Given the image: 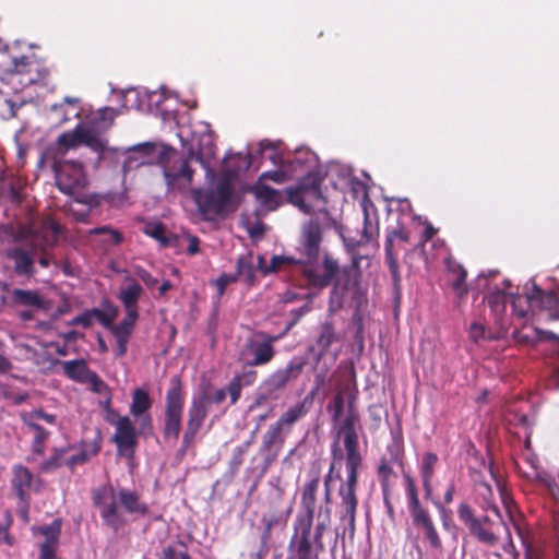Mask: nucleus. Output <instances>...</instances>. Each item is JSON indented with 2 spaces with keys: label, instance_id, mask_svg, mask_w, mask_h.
<instances>
[{
  "label": "nucleus",
  "instance_id": "1",
  "mask_svg": "<svg viewBox=\"0 0 559 559\" xmlns=\"http://www.w3.org/2000/svg\"><path fill=\"white\" fill-rule=\"evenodd\" d=\"M322 231L318 224H309L302 233V246L307 257L300 263V272L307 281L308 287L323 289L332 284L338 272V261L325 253L322 265H318Z\"/></svg>",
  "mask_w": 559,
  "mask_h": 559
},
{
  "label": "nucleus",
  "instance_id": "26",
  "mask_svg": "<svg viewBox=\"0 0 559 559\" xmlns=\"http://www.w3.org/2000/svg\"><path fill=\"white\" fill-rule=\"evenodd\" d=\"M258 379V372L250 368L243 369L242 372L235 374L227 384L230 404H236L240 396L242 388L252 385Z\"/></svg>",
  "mask_w": 559,
  "mask_h": 559
},
{
  "label": "nucleus",
  "instance_id": "64",
  "mask_svg": "<svg viewBox=\"0 0 559 559\" xmlns=\"http://www.w3.org/2000/svg\"><path fill=\"white\" fill-rule=\"evenodd\" d=\"M162 559H190V556L185 550L169 546L164 548Z\"/></svg>",
  "mask_w": 559,
  "mask_h": 559
},
{
  "label": "nucleus",
  "instance_id": "47",
  "mask_svg": "<svg viewBox=\"0 0 559 559\" xmlns=\"http://www.w3.org/2000/svg\"><path fill=\"white\" fill-rule=\"evenodd\" d=\"M82 144L92 148L97 153H103L106 150V143L94 130L85 128L83 130Z\"/></svg>",
  "mask_w": 559,
  "mask_h": 559
},
{
  "label": "nucleus",
  "instance_id": "62",
  "mask_svg": "<svg viewBox=\"0 0 559 559\" xmlns=\"http://www.w3.org/2000/svg\"><path fill=\"white\" fill-rule=\"evenodd\" d=\"M117 116V111L114 108L105 107L98 110L97 120L104 123V128H109L112 126L114 120Z\"/></svg>",
  "mask_w": 559,
  "mask_h": 559
},
{
  "label": "nucleus",
  "instance_id": "43",
  "mask_svg": "<svg viewBox=\"0 0 559 559\" xmlns=\"http://www.w3.org/2000/svg\"><path fill=\"white\" fill-rule=\"evenodd\" d=\"M33 432V452L35 454H43L45 452V442L47 441L50 432L47 431L41 425L25 424Z\"/></svg>",
  "mask_w": 559,
  "mask_h": 559
},
{
  "label": "nucleus",
  "instance_id": "38",
  "mask_svg": "<svg viewBox=\"0 0 559 559\" xmlns=\"http://www.w3.org/2000/svg\"><path fill=\"white\" fill-rule=\"evenodd\" d=\"M32 474L29 471L22 466L14 467V475L12 478V487L23 503H26L25 489L29 487Z\"/></svg>",
  "mask_w": 559,
  "mask_h": 559
},
{
  "label": "nucleus",
  "instance_id": "59",
  "mask_svg": "<svg viewBox=\"0 0 559 559\" xmlns=\"http://www.w3.org/2000/svg\"><path fill=\"white\" fill-rule=\"evenodd\" d=\"M343 307L342 298L338 297L336 287H334L330 294L329 307L326 311L325 320H333L334 314Z\"/></svg>",
  "mask_w": 559,
  "mask_h": 559
},
{
  "label": "nucleus",
  "instance_id": "8",
  "mask_svg": "<svg viewBox=\"0 0 559 559\" xmlns=\"http://www.w3.org/2000/svg\"><path fill=\"white\" fill-rule=\"evenodd\" d=\"M312 520L313 518L309 519V527L305 531L304 535L299 531V520L295 521L294 534L288 549L289 551L298 552L299 559H318L319 554L324 549L322 535L326 525L324 522H319L316 525L314 532L311 533Z\"/></svg>",
  "mask_w": 559,
  "mask_h": 559
},
{
  "label": "nucleus",
  "instance_id": "46",
  "mask_svg": "<svg viewBox=\"0 0 559 559\" xmlns=\"http://www.w3.org/2000/svg\"><path fill=\"white\" fill-rule=\"evenodd\" d=\"M144 233L159 241L163 247H168L171 243V238L166 235V228L162 223L146 224Z\"/></svg>",
  "mask_w": 559,
  "mask_h": 559
},
{
  "label": "nucleus",
  "instance_id": "32",
  "mask_svg": "<svg viewBox=\"0 0 559 559\" xmlns=\"http://www.w3.org/2000/svg\"><path fill=\"white\" fill-rule=\"evenodd\" d=\"M64 374L79 383H85V379L92 371L84 359L61 361Z\"/></svg>",
  "mask_w": 559,
  "mask_h": 559
},
{
  "label": "nucleus",
  "instance_id": "49",
  "mask_svg": "<svg viewBox=\"0 0 559 559\" xmlns=\"http://www.w3.org/2000/svg\"><path fill=\"white\" fill-rule=\"evenodd\" d=\"M24 424H36L40 425L39 421L44 420L47 424L53 426L57 423L56 415L45 413L43 409H34L23 415Z\"/></svg>",
  "mask_w": 559,
  "mask_h": 559
},
{
  "label": "nucleus",
  "instance_id": "60",
  "mask_svg": "<svg viewBox=\"0 0 559 559\" xmlns=\"http://www.w3.org/2000/svg\"><path fill=\"white\" fill-rule=\"evenodd\" d=\"M94 308L90 310H85L81 314L74 317L71 321H69V325H82L83 328L87 329L92 326L93 320L95 319V316L93 314Z\"/></svg>",
  "mask_w": 559,
  "mask_h": 559
},
{
  "label": "nucleus",
  "instance_id": "16",
  "mask_svg": "<svg viewBox=\"0 0 559 559\" xmlns=\"http://www.w3.org/2000/svg\"><path fill=\"white\" fill-rule=\"evenodd\" d=\"M361 465V456H347L346 471L347 480L346 486L340 489L342 497V504L344 506L346 513L349 515L350 522H354L355 511L357 507V499L355 495V487L357 484V469Z\"/></svg>",
  "mask_w": 559,
  "mask_h": 559
},
{
  "label": "nucleus",
  "instance_id": "50",
  "mask_svg": "<svg viewBox=\"0 0 559 559\" xmlns=\"http://www.w3.org/2000/svg\"><path fill=\"white\" fill-rule=\"evenodd\" d=\"M468 335L469 338L476 344L496 340V336L490 331H488L485 325L476 322L471 324Z\"/></svg>",
  "mask_w": 559,
  "mask_h": 559
},
{
  "label": "nucleus",
  "instance_id": "14",
  "mask_svg": "<svg viewBox=\"0 0 559 559\" xmlns=\"http://www.w3.org/2000/svg\"><path fill=\"white\" fill-rule=\"evenodd\" d=\"M306 365V358L297 356L289 360L285 368L277 369L271 373L263 383L267 393L271 394L283 390L289 382L297 380L302 373Z\"/></svg>",
  "mask_w": 559,
  "mask_h": 559
},
{
  "label": "nucleus",
  "instance_id": "7",
  "mask_svg": "<svg viewBox=\"0 0 559 559\" xmlns=\"http://www.w3.org/2000/svg\"><path fill=\"white\" fill-rule=\"evenodd\" d=\"M282 337L263 331H257L254 337L248 338L240 350L239 359L245 361V367H259L271 362L276 354L274 344Z\"/></svg>",
  "mask_w": 559,
  "mask_h": 559
},
{
  "label": "nucleus",
  "instance_id": "61",
  "mask_svg": "<svg viewBox=\"0 0 559 559\" xmlns=\"http://www.w3.org/2000/svg\"><path fill=\"white\" fill-rule=\"evenodd\" d=\"M538 479L548 488L554 498H559V481L547 473L538 474Z\"/></svg>",
  "mask_w": 559,
  "mask_h": 559
},
{
  "label": "nucleus",
  "instance_id": "19",
  "mask_svg": "<svg viewBox=\"0 0 559 559\" xmlns=\"http://www.w3.org/2000/svg\"><path fill=\"white\" fill-rule=\"evenodd\" d=\"M108 423L115 426L116 431L112 437L119 451H133L138 442V435L134 424L128 416L109 418Z\"/></svg>",
  "mask_w": 559,
  "mask_h": 559
},
{
  "label": "nucleus",
  "instance_id": "6",
  "mask_svg": "<svg viewBox=\"0 0 559 559\" xmlns=\"http://www.w3.org/2000/svg\"><path fill=\"white\" fill-rule=\"evenodd\" d=\"M186 392L179 376L170 379V386L165 396L164 438L177 440L181 430V419Z\"/></svg>",
  "mask_w": 559,
  "mask_h": 559
},
{
  "label": "nucleus",
  "instance_id": "27",
  "mask_svg": "<svg viewBox=\"0 0 559 559\" xmlns=\"http://www.w3.org/2000/svg\"><path fill=\"white\" fill-rule=\"evenodd\" d=\"M338 341L333 320H325L318 328L316 347L318 348L317 360H320L330 349L334 342Z\"/></svg>",
  "mask_w": 559,
  "mask_h": 559
},
{
  "label": "nucleus",
  "instance_id": "51",
  "mask_svg": "<svg viewBox=\"0 0 559 559\" xmlns=\"http://www.w3.org/2000/svg\"><path fill=\"white\" fill-rule=\"evenodd\" d=\"M469 532L478 538L481 543L488 545H495L497 543L496 535L489 530L485 528L480 519L474 523L469 528Z\"/></svg>",
  "mask_w": 559,
  "mask_h": 559
},
{
  "label": "nucleus",
  "instance_id": "57",
  "mask_svg": "<svg viewBox=\"0 0 559 559\" xmlns=\"http://www.w3.org/2000/svg\"><path fill=\"white\" fill-rule=\"evenodd\" d=\"M337 436L343 439L346 454H357L358 436L357 431H341Z\"/></svg>",
  "mask_w": 559,
  "mask_h": 559
},
{
  "label": "nucleus",
  "instance_id": "56",
  "mask_svg": "<svg viewBox=\"0 0 559 559\" xmlns=\"http://www.w3.org/2000/svg\"><path fill=\"white\" fill-rule=\"evenodd\" d=\"M79 104H80V98L66 96L61 103L51 105L50 110L53 112H59V114L63 115V117L61 118V122H66L69 120V118L67 117V115L64 112V105L74 107L76 109L75 116H79Z\"/></svg>",
  "mask_w": 559,
  "mask_h": 559
},
{
  "label": "nucleus",
  "instance_id": "21",
  "mask_svg": "<svg viewBox=\"0 0 559 559\" xmlns=\"http://www.w3.org/2000/svg\"><path fill=\"white\" fill-rule=\"evenodd\" d=\"M530 308L546 310L550 318L559 319V296L552 292H544L533 282L531 294H526Z\"/></svg>",
  "mask_w": 559,
  "mask_h": 559
},
{
  "label": "nucleus",
  "instance_id": "23",
  "mask_svg": "<svg viewBox=\"0 0 559 559\" xmlns=\"http://www.w3.org/2000/svg\"><path fill=\"white\" fill-rule=\"evenodd\" d=\"M314 397V391H310L302 401L298 402L297 404L290 406L286 412H284L281 417L277 419V424L286 428L287 431L290 429V427L297 423L299 419L305 417L312 405Z\"/></svg>",
  "mask_w": 559,
  "mask_h": 559
},
{
  "label": "nucleus",
  "instance_id": "31",
  "mask_svg": "<svg viewBox=\"0 0 559 559\" xmlns=\"http://www.w3.org/2000/svg\"><path fill=\"white\" fill-rule=\"evenodd\" d=\"M119 495L120 504L123 508V513H136V514H145L147 508L145 503L140 500L139 495L135 491L119 488L117 489Z\"/></svg>",
  "mask_w": 559,
  "mask_h": 559
},
{
  "label": "nucleus",
  "instance_id": "58",
  "mask_svg": "<svg viewBox=\"0 0 559 559\" xmlns=\"http://www.w3.org/2000/svg\"><path fill=\"white\" fill-rule=\"evenodd\" d=\"M90 234L91 235L106 234L109 236V240L112 245H119L123 239L122 234L119 230L111 228L110 226H102V227L93 228L90 230Z\"/></svg>",
  "mask_w": 559,
  "mask_h": 559
},
{
  "label": "nucleus",
  "instance_id": "12",
  "mask_svg": "<svg viewBox=\"0 0 559 559\" xmlns=\"http://www.w3.org/2000/svg\"><path fill=\"white\" fill-rule=\"evenodd\" d=\"M322 179L316 174H308L305 176L297 187L287 190L288 201L308 213L310 211L307 206V200H318L322 198L321 193Z\"/></svg>",
  "mask_w": 559,
  "mask_h": 559
},
{
  "label": "nucleus",
  "instance_id": "33",
  "mask_svg": "<svg viewBox=\"0 0 559 559\" xmlns=\"http://www.w3.org/2000/svg\"><path fill=\"white\" fill-rule=\"evenodd\" d=\"M359 413L355 407V397L352 396L347 403V411L344 417H340V421H333L337 432L357 431L359 428Z\"/></svg>",
  "mask_w": 559,
  "mask_h": 559
},
{
  "label": "nucleus",
  "instance_id": "40",
  "mask_svg": "<svg viewBox=\"0 0 559 559\" xmlns=\"http://www.w3.org/2000/svg\"><path fill=\"white\" fill-rule=\"evenodd\" d=\"M103 305L106 311L94 308L93 314L102 325L111 331L115 325L114 321L117 318L119 311L118 308L108 300H106Z\"/></svg>",
  "mask_w": 559,
  "mask_h": 559
},
{
  "label": "nucleus",
  "instance_id": "13",
  "mask_svg": "<svg viewBox=\"0 0 559 559\" xmlns=\"http://www.w3.org/2000/svg\"><path fill=\"white\" fill-rule=\"evenodd\" d=\"M479 467L480 469L477 472L479 478L476 479V492L478 497H480L484 501V508L492 509L497 519H500L498 513L497 506L495 503L493 490L490 484L485 479L484 472H486L489 477L493 480L497 488L500 490V481L498 479V474L495 468V463L492 456H488V460H485L484 456H478Z\"/></svg>",
  "mask_w": 559,
  "mask_h": 559
},
{
  "label": "nucleus",
  "instance_id": "2",
  "mask_svg": "<svg viewBox=\"0 0 559 559\" xmlns=\"http://www.w3.org/2000/svg\"><path fill=\"white\" fill-rule=\"evenodd\" d=\"M0 76L13 93L33 84H47L50 70L35 55L10 57L0 39Z\"/></svg>",
  "mask_w": 559,
  "mask_h": 559
},
{
  "label": "nucleus",
  "instance_id": "54",
  "mask_svg": "<svg viewBox=\"0 0 559 559\" xmlns=\"http://www.w3.org/2000/svg\"><path fill=\"white\" fill-rule=\"evenodd\" d=\"M136 435L150 437L153 435V419L150 413L134 416Z\"/></svg>",
  "mask_w": 559,
  "mask_h": 559
},
{
  "label": "nucleus",
  "instance_id": "5",
  "mask_svg": "<svg viewBox=\"0 0 559 559\" xmlns=\"http://www.w3.org/2000/svg\"><path fill=\"white\" fill-rule=\"evenodd\" d=\"M234 193L231 181L222 178L214 189H193L192 199L205 219L221 215L229 204Z\"/></svg>",
  "mask_w": 559,
  "mask_h": 559
},
{
  "label": "nucleus",
  "instance_id": "3",
  "mask_svg": "<svg viewBox=\"0 0 559 559\" xmlns=\"http://www.w3.org/2000/svg\"><path fill=\"white\" fill-rule=\"evenodd\" d=\"M157 163L162 167L163 177L169 192L185 191L193 182L194 170L189 159L176 150L159 153Z\"/></svg>",
  "mask_w": 559,
  "mask_h": 559
},
{
  "label": "nucleus",
  "instance_id": "24",
  "mask_svg": "<svg viewBox=\"0 0 559 559\" xmlns=\"http://www.w3.org/2000/svg\"><path fill=\"white\" fill-rule=\"evenodd\" d=\"M155 151V145L151 143H143L133 146L129 150L130 154L127 156L122 164V173L127 175L133 169L144 165H151L152 162L148 156Z\"/></svg>",
  "mask_w": 559,
  "mask_h": 559
},
{
  "label": "nucleus",
  "instance_id": "37",
  "mask_svg": "<svg viewBox=\"0 0 559 559\" xmlns=\"http://www.w3.org/2000/svg\"><path fill=\"white\" fill-rule=\"evenodd\" d=\"M257 200L269 210H275L281 204V194L277 190L260 185L253 189Z\"/></svg>",
  "mask_w": 559,
  "mask_h": 559
},
{
  "label": "nucleus",
  "instance_id": "44",
  "mask_svg": "<svg viewBox=\"0 0 559 559\" xmlns=\"http://www.w3.org/2000/svg\"><path fill=\"white\" fill-rule=\"evenodd\" d=\"M300 263L301 260H297L293 257L273 255L267 265L266 272L276 273L278 271L288 270L294 266H297L300 270Z\"/></svg>",
  "mask_w": 559,
  "mask_h": 559
},
{
  "label": "nucleus",
  "instance_id": "35",
  "mask_svg": "<svg viewBox=\"0 0 559 559\" xmlns=\"http://www.w3.org/2000/svg\"><path fill=\"white\" fill-rule=\"evenodd\" d=\"M284 428L277 423L271 425L265 431L262 441V449L266 452H277L284 442Z\"/></svg>",
  "mask_w": 559,
  "mask_h": 559
},
{
  "label": "nucleus",
  "instance_id": "41",
  "mask_svg": "<svg viewBox=\"0 0 559 559\" xmlns=\"http://www.w3.org/2000/svg\"><path fill=\"white\" fill-rule=\"evenodd\" d=\"M83 130L84 127L82 124H78L72 131L61 133L57 141L58 144L66 148L78 147L83 141Z\"/></svg>",
  "mask_w": 559,
  "mask_h": 559
},
{
  "label": "nucleus",
  "instance_id": "11",
  "mask_svg": "<svg viewBox=\"0 0 559 559\" xmlns=\"http://www.w3.org/2000/svg\"><path fill=\"white\" fill-rule=\"evenodd\" d=\"M56 186L68 195H74L84 186L83 165L79 162L55 163Z\"/></svg>",
  "mask_w": 559,
  "mask_h": 559
},
{
  "label": "nucleus",
  "instance_id": "17",
  "mask_svg": "<svg viewBox=\"0 0 559 559\" xmlns=\"http://www.w3.org/2000/svg\"><path fill=\"white\" fill-rule=\"evenodd\" d=\"M72 197L73 198L64 204V210L76 222L86 223L92 211L100 205V197L82 191H79Z\"/></svg>",
  "mask_w": 559,
  "mask_h": 559
},
{
  "label": "nucleus",
  "instance_id": "22",
  "mask_svg": "<svg viewBox=\"0 0 559 559\" xmlns=\"http://www.w3.org/2000/svg\"><path fill=\"white\" fill-rule=\"evenodd\" d=\"M319 486V479H312L305 485L302 490L301 504L305 509L302 513H299L296 520H299V531L304 535L305 531L309 527V519L313 518L314 504H316V491Z\"/></svg>",
  "mask_w": 559,
  "mask_h": 559
},
{
  "label": "nucleus",
  "instance_id": "53",
  "mask_svg": "<svg viewBox=\"0 0 559 559\" xmlns=\"http://www.w3.org/2000/svg\"><path fill=\"white\" fill-rule=\"evenodd\" d=\"M38 532L46 537L44 543L57 544L61 533V521L55 520L49 525L40 526Z\"/></svg>",
  "mask_w": 559,
  "mask_h": 559
},
{
  "label": "nucleus",
  "instance_id": "15",
  "mask_svg": "<svg viewBox=\"0 0 559 559\" xmlns=\"http://www.w3.org/2000/svg\"><path fill=\"white\" fill-rule=\"evenodd\" d=\"M207 415L206 403L203 400L193 401L188 411V420L182 436L181 452L189 451L194 444L195 437L203 426Z\"/></svg>",
  "mask_w": 559,
  "mask_h": 559
},
{
  "label": "nucleus",
  "instance_id": "48",
  "mask_svg": "<svg viewBox=\"0 0 559 559\" xmlns=\"http://www.w3.org/2000/svg\"><path fill=\"white\" fill-rule=\"evenodd\" d=\"M345 406V392L343 389L338 390L334 397L330 401L326 406V411L332 415L333 421H340V417L343 415Z\"/></svg>",
  "mask_w": 559,
  "mask_h": 559
},
{
  "label": "nucleus",
  "instance_id": "45",
  "mask_svg": "<svg viewBox=\"0 0 559 559\" xmlns=\"http://www.w3.org/2000/svg\"><path fill=\"white\" fill-rule=\"evenodd\" d=\"M261 153L264 157H267L273 162L274 165L284 166L286 164V159L283 157L278 150V145L269 141L263 140L260 143Z\"/></svg>",
  "mask_w": 559,
  "mask_h": 559
},
{
  "label": "nucleus",
  "instance_id": "39",
  "mask_svg": "<svg viewBox=\"0 0 559 559\" xmlns=\"http://www.w3.org/2000/svg\"><path fill=\"white\" fill-rule=\"evenodd\" d=\"M152 407V399L144 389L136 388L132 393L130 413L132 416H139L148 413Z\"/></svg>",
  "mask_w": 559,
  "mask_h": 559
},
{
  "label": "nucleus",
  "instance_id": "4",
  "mask_svg": "<svg viewBox=\"0 0 559 559\" xmlns=\"http://www.w3.org/2000/svg\"><path fill=\"white\" fill-rule=\"evenodd\" d=\"M123 285L118 294V299L124 309V318L119 324H115L111 333L116 338L130 340L136 321L139 320V300L143 293L142 286L132 277L124 278Z\"/></svg>",
  "mask_w": 559,
  "mask_h": 559
},
{
  "label": "nucleus",
  "instance_id": "29",
  "mask_svg": "<svg viewBox=\"0 0 559 559\" xmlns=\"http://www.w3.org/2000/svg\"><path fill=\"white\" fill-rule=\"evenodd\" d=\"M359 277V257L353 254L352 264L344 266L341 269L338 266V272L335 277L332 280L335 281V286H342L344 289H349L357 285Z\"/></svg>",
  "mask_w": 559,
  "mask_h": 559
},
{
  "label": "nucleus",
  "instance_id": "10",
  "mask_svg": "<svg viewBox=\"0 0 559 559\" xmlns=\"http://www.w3.org/2000/svg\"><path fill=\"white\" fill-rule=\"evenodd\" d=\"M93 500L94 504L99 509L100 516L106 525L114 531H118L124 525L123 508L120 504L116 488L104 486L94 490Z\"/></svg>",
  "mask_w": 559,
  "mask_h": 559
},
{
  "label": "nucleus",
  "instance_id": "20",
  "mask_svg": "<svg viewBox=\"0 0 559 559\" xmlns=\"http://www.w3.org/2000/svg\"><path fill=\"white\" fill-rule=\"evenodd\" d=\"M199 130L192 131V141H197V158L205 166L209 159L214 158L216 145L214 143V131L207 122H199Z\"/></svg>",
  "mask_w": 559,
  "mask_h": 559
},
{
  "label": "nucleus",
  "instance_id": "42",
  "mask_svg": "<svg viewBox=\"0 0 559 559\" xmlns=\"http://www.w3.org/2000/svg\"><path fill=\"white\" fill-rule=\"evenodd\" d=\"M307 299H308L307 304H305L304 306H301L299 308L292 309L289 311L290 320L287 322V324H286L285 329L283 330V332L280 333L282 335V337H284L301 320L302 317H305L306 314L311 312V310H312V305H311L312 295L308 294L307 295Z\"/></svg>",
  "mask_w": 559,
  "mask_h": 559
},
{
  "label": "nucleus",
  "instance_id": "28",
  "mask_svg": "<svg viewBox=\"0 0 559 559\" xmlns=\"http://www.w3.org/2000/svg\"><path fill=\"white\" fill-rule=\"evenodd\" d=\"M406 480H407V491H408V500H409L408 507H409L411 514L413 516L414 523L417 526L423 527V526L431 523L432 521H431L429 514L427 513V511L425 509H423L420 506V502H419V499L417 496V491H416V487H415L413 479L407 475Z\"/></svg>",
  "mask_w": 559,
  "mask_h": 559
},
{
  "label": "nucleus",
  "instance_id": "25",
  "mask_svg": "<svg viewBox=\"0 0 559 559\" xmlns=\"http://www.w3.org/2000/svg\"><path fill=\"white\" fill-rule=\"evenodd\" d=\"M7 257L14 262V272L17 275L32 276L35 273L33 251L15 247L7 251Z\"/></svg>",
  "mask_w": 559,
  "mask_h": 559
},
{
  "label": "nucleus",
  "instance_id": "30",
  "mask_svg": "<svg viewBox=\"0 0 559 559\" xmlns=\"http://www.w3.org/2000/svg\"><path fill=\"white\" fill-rule=\"evenodd\" d=\"M447 269H448V272L450 273V275L452 276L450 285H451L453 293L459 298L464 297L468 292L466 283H465L466 277H467L466 270L464 269V266L462 264H460L453 260H448Z\"/></svg>",
  "mask_w": 559,
  "mask_h": 559
},
{
  "label": "nucleus",
  "instance_id": "18",
  "mask_svg": "<svg viewBox=\"0 0 559 559\" xmlns=\"http://www.w3.org/2000/svg\"><path fill=\"white\" fill-rule=\"evenodd\" d=\"M485 299L496 318L501 317L509 305L511 307L512 314L519 319H524V308L521 306L520 296L507 294L502 290H495L488 293Z\"/></svg>",
  "mask_w": 559,
  "mask_h": 559
},
{
  "label": "nucleus",
  "instance_id": "9",
  "mask_svg": "<svg viewBox=\"0 0 559 559\" xmlns=\"http://www.w3.org/2000/svg\"><path fill=\"white\" fill-rule=\"evenodd\" d=\"M409 231L405 228L404 225L399 224L395 227L386 228L384 243L385 263L389 267L393 285L396 292H400L402 281L397 255L401 251L406 249L405 247L409 242Z\"/></svg>",
  "mask_w": 559,
  "mask_h": 559
},
{
  "label": "nucleus",
  "instance_id": "63",
  "mask_svg": "<svg viewBox=\"0 0 559 559\" xmlns=\"http://www.w3.org/2000/svg\"><path fill=\"white\" fill-rule=\"evenodd\" d=\"M457 514L468 528L479 520L474 516L472 509L465 503L459 507Z\"/></svg>",
  "mask_w": 559,
  "mask_h": 559
},
{
  "label": "nucleus",
  "instance_id": "55",
  "mask_svg": "<svg viewBox=\"0 0 559 559\" xmlns=\"http://www.w3.org/2000/svg\"><path fill=\"white\" fill-rule=\"evenodd\" d=\"M85 383L90 385V390L97 394L109 393V388L107 383L95 372L91 371L87 378L85 379Z\"/></svg>",
  "mask_w": 559,
  "mask_h": 559
},
{
  "label": "nucleus",
  "instance_id": "52",
  "mask_svg": "<svg viewBox=\"0 0 559 559\" xmlns=\"http://www.w3.org/2000/svg\"><path fill=\"white\" fill-rule=\"evenodd\" d=\"M436 461L437 456H426L421 464L420 473L423 477L424 488L427 495L431 492L430 479L433 474Z\"/></svg>",
  "mask_w": 559,
  "mask_h": 559
},
{
  "label": "nucleus",
  "instance_id": "34",
  "mask_svg": "<svg viewBox=\"0 0 559 559\" xmlns=\"http://www.w3.org/2000/svg\"><path fill=\"white\" fill-rule=\"evenodd\" d=\"M237 280L242 278L248 286H253L257 282L255 266L253 264V254L251 252L240 255L237 260Z\"/></svg>",
  "mask_w": 559,
  "mask_h": 559
},
{
  "label": "nucleus",
  "instance_id": "36",
  "mask_svg": "<svg viewBox=\"0 0 559 559\" xmlns=\"http://www.w3.org/2000/svg\"><path fill=\"white\" fill-rule=\"evenodd\" d=\"M12 299L16 305L34 307L37 309L45 308L43 297L35 290L15 288L12 293Z\"/></svg>",
  "mask_w": 559,
  "mask_h": 559
}]
</instances>
